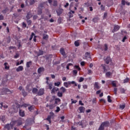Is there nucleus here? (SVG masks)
<instances>
[{
    "label": "nucleus",
    "instance_id": "nucleus-55",
    "mask_svg": "<svg viewBox=\"0 0 130 130\" xmlns=\"http://www.w3.org/2000/svg\"><path fill=\"white\" fill-rule=\"evenodd\" d=\"M88 56H90V53L86 52L85 54V57L87 58V57H88Z\"/></svg>",
    "mask_w": 130,
    "mask_h": 130
},
{
    "label": "nucleus",
    "instance_id": "nucleus-16",
    "mask_svg": "<svg viewBox=\"0 0 130 130\" xmlns=\"http://www.w3.org/2000/svg\"><path fill=\"white\" fill-rule=\"evenodd\" d=\"M60 53L63 56H66V52L64 51V49H63V48H61L60 49Z\"/></svg>",
    "mask_w": 130,
    "mask_h": 130
},
{
    "label": "nucleus",
    "instance_id": "nucleus-64",
    "mask_svg": "<svg viewBox=\"0 0 130 130\" xmlns=\"http://www.w3.org/2000/svg\"><path fill=\"white\" fill-rule=\"evenodd\" d=\"M84 81V78L83 77H80L79 79V82L81 83Z\"/></svg>",
    "mask_w": 130,
    "mask_h": 130
},
{
    "label": "nucleus",
    "instance_id": "nucleus-8",
    "mask_svg": "<svg viewBox=\"0 0 130 130\" xmlns=\"http://www.w3.org/2000/svg\"><path fill=\"white\" fill-rule=\"evenodd\" d=\"M59 89L57 87H54L53 89L51 90V94H55V92H57V91H59Z\"/></svg>",
    "mask_w": 130,
    "mask_h": 130
},
{
    "label": "nucleus",
    "instance_id": "nucleus-17",
    "mask_svg": "<svg viewBox=\"0 0 130 130\" xmlns=\"http://www.w3.org/2000/svg\"><path fill=\"white\" fill-rule=\"evenodd\" d=\"M37 54L38 56H40V55H43V54H44V52L43 51L39 50V51L37 52Z\"/></svg>",
    "mask_w": 130,
    "mask_h": 130
},
{
    "label": "nucleus",
    "instance_id": "nucleus-4",
    "mask_svg": "<svg viewBox=\"0 0 130 130\" xmlns=\"http://www.w3.org/2000/svg\"><path fill=\"white\" fill-rule=\"evenodd\" d=\"M78 110L79 111V113H84L86 110V108L83 106H81L78 108Z\"/></svg>",
    "mask_w": 130,
    "mask_h": 130
},
{
    "label": "nucleus",
    "instance_id": "nucleus-29",
    "mask_svg": "<svg viewBox=\"0 0 130 130\" xmlns=\"http://www.w3.org/2000/svg\"><path fill=\"white\" fill-rule=\"evenodd\" d=\"M4 66H5V69L6 70H9V69H10V66H9V64L8 63V62H5L4 63Z\"/></svg>",
    "mask_w": 130,
    "mask_h": 130
},
{
    "label": "nucleus",
    "instance_id": "nucleus-57",
    "mask_svg": "<svg viewBox=\"0 0 130 130\" xmlns=\"http://www.w3.org/2000/svg\"><path fill=\"white\" fill-rule=\"evenodd\" d=\"M92 103L94 104H96L97 103V101L96 100V98H94L92 99Z\"/></svg>",
    "mask_w": 130,
    "mask_h": 130
},
{
    "label": "nucleus",
    "instance_id": "nucleus-59",
    "mask_svg": "<svg viewBox=\"0 0 130 130\" xmlns=\"http://www.w3.org/2000/svg\"><path fill=\"white\" fill-rule=\"evenodd\" d=\"M120 108L121 109H124V108H125V105H120Z\"/></svg>",
    "mask_w": 130,
    "mask_h": 130
},
{
    "label": "nucleus",
    "instance_id": "nucleus-27",
    "mask_svg": "<svg viewBox=\"0 0 130 130\" xmlns=\"http://www.w3.org/2000/svg\"><path fill=\"white\" fill-rule=\"evenodd\" d=\"M32 65V61H29L26 62V68H30V66Z\"/></svg>",
    "mask_w": 130,
    "mask_h": 130
},
{
    "label": "nucleus",
    "instance_id": "nucleus-23",
    "mask_svg": "<svg viewBox=\"0 0 130 130\" xmlns=\"http://www.w3.org/2000/svg\"><path fill=\"white\" fill-rule=\"evenodd\" d=\"M31 91L33 94H37V93H38V89L36 88H33Z\"/></svg>",
    "mask_w": 130,
    "mask_h": 130
},
{
    "label": "nucleus",
    "instance_id": "nucleus-38",
    "mask_svg": "<svg viewBox=\"0 0 130 130\" xmlns=\"http://www.w3.org/2000/svg\"><path fill=\"white\" fill-rule=\"evenodd\" d=\"M69 85H70V84L69 83V81L68 82L63 83V86H64L66 88H69Z\"/></svg>",
    "mask_w": 130,
    "mask_h": 130
},
{
    "label": "nucleus",
    "instance_id": "nucleus-14",
    "mask_svg": "<svg viewBox=\"0 0 130 130\" xmlns=\"http://www.w3.org/2000/svg\"><path fill=\"white\" fill-rule=\"evenodd\" d=\"M101 67L103 68V70H104V73H106L107 72V69H106V64H102Z\"/></svg>",
    "mask_w": 130,
    "mask_h": 130
},
{
    "label": "nucleus",
    "instance_id": "nucleus-20",
    "mask_svg": "<svg viewBox=\"0 0 130 130\" xmlns=\"http://www.w3.org/2000/svg\"><path fill=\"white\" fill-rule=\"evenodd\" d=\"M24 70L23 66H19L16 69V72H22Z\"/></svg>",
    "mask_w": 130,
    "mask_h": 130
},
{
    "label": "nucleus",
    "instance_id": "nucleus-50",
    "mask_svg": "<svg viewBox=\"0 0 130 130\" xmlns=\"http://www.w3.org/2000/svg\"><path fill=\"white\" fill-rule=\"evenodd\" d=\"M57 96L58 97H62V92L58 91L57 93Z\"/></svg>",
    "mask_w": 130,
    "mask_h": 130
},
{
    "label": "nucleus",
    "instance_id": "nucleus-2",
    "mask_svg": "<svg viewBox=\"0 0 130 130\" xmlns=\"http://www.w3.org/2000/svg\"><path fill=\"white\" fill-rule=\"evenodd\" d=\"M44 92H45V90L44 88H40L39 91H38V96H42V95H44Z\"/></svg>",
    "mask_w": 130,
    "mask_h": 130
},
{
    "label": "nucleus",
    "instance_id": "nucleus-47",
    "mask_svg": "<svg viewBox=\"0 0 130 130\" xmlns=\"http://www.w3.org/2000/svg\"><path fill=\"white\" fill-rule=\"evenodd\" d=\"M59 85H60V82H59V81L54 83V85L57 86V87H59Z\"/></svg>",
    "mask_w": 130,
    "mask_h": 130
},
{
    "label": "nucleus",
    "instance_id": "nucleus-3",
    "mask_svg": "<svg viewBox=\"0 0 130 130\" xmlns=\"http://www.w3.org/2000/svg\"><path fill=\"white\" fill-rule=\"evenodd\" d=\"M13 125L12 124H7L4 126V130H11V128L13 129Z\"/></svg>",
    "mask_w": 130,
    "mask_h": 130
},
{
    "label": "nucleus",
    "instance_id": "nucleus-36",
    "mask_svg": "<svg viewBox=\"0 0 130 130\" xmlns=\"http://www.w3.org/2000/svg\"><path fill=\"white\" fill-rule=\"evenodd\" d=\"M59 63H60V61L58 60V61H56L54 62V61H53V64L54 66H56V64H59Z\"/></svg>",
    "mask_w": 130,
    "mask_h": 130
},
{
    "label": "nucleus",
    "instance_id": "nucleus-46",
    "mask_svg": "<svg viewBox=\"0 0 130 130\" xmlns=\"http://www.w3.org/2000/svg\"><path fill=\"white\" fill-rule=\"evenodd\" d=\"M8 11H9V9L8 8H6L5 10L2 11V13L3 14H7V12H8Z\"/></svg>",
    "mask_w": 130,
    "mask_h": 130
},
{
    "label": "nucleus",
    "instance_id": "nucleus-40",
    "mask_svg": "<svg viewBox=\"0 0 130 130\" xmlns=\"http://www.w3.org/2000/svg\"><path fill=\"white\" fill-rule=\"evenodd\" d=\"M35 4V0H29V5L32 6Z\"/></svg>",
    "mask_w": 130,
    "mask_h": 130
},
{
    "label": "nucleus",
    "instance_id": "nucleus-37",
    "mask_svg": "<svg viewBox=\"0 0 130 130\" xmlns=\"http://www.w3.org/2000/svg\"><path fill=\"white\" fill-rule=\"evenodd\" d=\"M111 84L113 87H116V81H111Z\"/></svg>",
    "mask_w": 130,
    "mask_h": 130
},
{
    "label": "nucleus",
    "instance_id": "nucleus-1",
    "mask_svg": "<svg viewBox=\"0 0 130 130\" xmlns=\"http://www.w3.org/2000/svg\"><path fill=\"white\" fill-rule=\"evenodd\" d=\"M104 60L107 64H109V63L112 61L109 56H108L107 57H105Z\"/></svg>",
    "mask_w": 130,
    "mask_h": 130
},
{
    "label": "nucleus",
    "instance_id": "nucleus-62",
    "mask_svg": "<svg viewBox=\"0 0 130 130\" xmlns=\"http://www.w3.org/2000/svg\"><path fill=\"white\" fill-rule=\"evenodd\" d=\"M73 74L74 75H76L77 74H78V71H77L76 70H73Z\"/></svg>",
    "mask_w": 130,
    "mask_h": 130
},
{
    "label": "nucleus",
    "instance_id": "nucleus-15",
    "mask_svg": "<svg viewBox=\"0 0 130 130\" xmlns=\"http://www.w3.org/2000/svg\"><path fill=\"white\" fill-rule=\"evenodd\" d=\"M94 89H97L99 90V89H100L101 87L99 86V83L98 82H95L94 84Z\"/></svg>",
    "mask_w": 130,
    "mask_h": 130
},
{
    "label": "nucleus",
    "instance_id": "nucleus-33",
    "mask_svg": "<svg viewBox=\"0 0 130 130\" xmlns=\"http://www.w3.org/2000/svg\"><path fill=\"white\" fill-rule=\"evenodd\" d=\"M50 58H52V55L49 54L48 56H46V60H48L49 59H50Z\"/></svg>",
    "mask_w": 130,
    "mask_h": 130
},
{
    "label": "nucleus",
    "instance_id": "nucleus-22",
    "mask_svg": "<svg viewBox=\"0 0 130 130\" xmlns=\"http://www.w3.org/2000/svg\"><path fill=\"white\" fill-rule=\"evenodd\" d=\"M7 94L6 88H4L1 91V95H6Z\"/></svg>",
    "mask_w": 130,
    "mask_h": 130
},
{
    "label": "nucleus",
    "instance_id": "nucleus-44",
    "mask_svg": "<svg viewBox=\"0 0 130 130\" xmlns=\"http://www.w3.org/2000/svg\"><path fill=\"white\" fill-rule=\"evenodd\" d=\"M104 129H105V128L103 125L101 124V125L100 126V127L99 128V130H104Z\"/></svg>",
    "mask_w": 130,
    "mask_h": 130
},
{
    "label": "nucleus",
    "instance_id": "nucleus-24",
    "mask_svg": "<svg viewBox=\"0 0 130 130\" xmlns=\"http://www.w3.org/2000/svg\"><path fill=\"white\" fill-rule=\"evenodd\" d=\"M60 91H61V92H62V93H66V92L67 91V89H66V88H64L63 86H62L60 88Z\"/></svg>",
    "mask_w": 130,
    "mask_h": 130
},
{
    "label": "nucleus",
    "instance_id": "nucleus-30",
    "mask_svg": "<svg viewBox=\"0 0 130 130\" xmlns=\"http://www.w3.org/2000/svg\"><path fill=\"white\" fill-rule=\"evenodd\" d=\"M100 20L99 18L98 17H94L92 19V21L93 22H94V23H97V22H98V20Z\"/></svg>",
    "mask_w": 130,
    "mask_h": 130
},
{
    "label": "nucleus",
    "instance_id": "nucleus-63",
    "mask_svg": "<svg viewBox=\"0 0 130 130\" xmlns=\"http://www.w3.org/2000/svg\"><path fill=\"white\" fill-rule=\"evenodd\" d=\"M100 102H103V103H106L105 100L102 99L100 100Z\"/></svg>",
    "mask_w": 130,
    "mask_h": 130
},
{
    "label": "nucleus",
    "instance_id": "nucleus-39",
    "mask_svg": "<svg viewBox=\"0 0 130 130\" xmlns=\"http://www.w3.org/2000/svg\"><path fill=\"white\" fill-rule=\"evenodd\" d=\"M104 46H105V48H104L105 51H107L108 50V45H107V44H105Z\"/></svg>",
    "mask_w": 130,
    "mask_h": 130
},
{
    "label": "nucleus",
    "instance_id": "nucleus-52",
    "mask_svg": "<svg viewBox=\"0 0 130 130\" xmlns=\"http://www.w3.org/2000/svg\"><path fill=\"white\" fill-rule=\"evenodd\" d=\"M129 81V78H126L123 81V83H128V81Z\"/></svg>",
    "mask_w": 130,
    "mask_h": 130
},
{
    "label": "nucleus",
    "instance_id": "nucleus-31",
    "mask_svg": "<svg viewBox=\"0 0 130 130\" xmlns=\"http://www.w3.org/2000/svg\"><path fill=\"white\" fill-rule=\"evenodd\" d=\"M53 7H57V1L56 0L53 1Z\"/></svg>",
    "mask_w": 130,
    "mask_h": 130
},
{
    "label": "nucleus",
    "instance_id": "nucleus-53",
    "mask_svg": "<svg viewBox=\"0 0 130 130\" xmlns=\"http://www.w3.org/2000/svg\"><path fill=\"white\" fill-rule=\"evenodd\" d=\"M120 93H121L122 94H124V93H125V90L123 89V88H121L120 90Z\"/></svg>",
    "mask_w": 130,
    "mask_h": 130
},
{
    "label": "nucleus",
    "instance_id": "nucleus-61",
    "mask_svg": "<svg viewBox=\"0 0 130 130\" xmlns=\"http://www.w3.org/2000/svg\"><path fill=\"white\" fill-rule=\"evenodd\" d=\"M75 68H76V69L78 70V71H81V68H80V66L76 65L75 66Z\"/></svg>",
    "mask_w": 130,
    "mask_h": 130
},
{
    "label": "nucleus",
    "instance_id": "nucleus-49",
    "mask_svg": "<svg viewBox=\"0 0 130 130\" xmlns=\"http://www.w3.org/2000/svg\"><path fill=\"white\" fill-rule=\"evenodd\" d=\"M26 21H27L28 25H31V24H32V21H31V20L26 19Z\"/></svg>",
    "mask_w": 130,
    "mask_h": 130
},
{
    "label": "nucleus",
    "instance_id": "nucleus-6",
    "mask_svg": "<svg viewBox=\"0 0 130 130\" xmlns=\"http://www.w3.org/2000/svg\"><path fill=\"white\" fill-rule=\"evenodd\" d=\"M32 17H33V14L31 12H29L27 13L26 18L27 20H30Z\"/></svg>",
    "mask_w": 130,
    "mask_h": 130
},
{
    "label": "nucleus",
    "instance_id": "nucleus-35",
    "mask_svg": "<svg viewBox=\"0 0 130 130\" xmlns=\"http://www.w3.org/2000/svg\"><path fill=\"white\" fill-rule=\"evenodd\" d=\"M8 93V94H13V91H11L8 88H6V94Z\"/></svg>",
    "mask_w": 130,
    "mask_h": 130
},
{
    "label": "nucleus",
    "instance_id": "nucleus-26",
    "mask_svg": "<svg viewBox=\"0 0 130 130\" xmlns=\"http://www.w3.org/2000/svg\"><path fill=\"white\" fill-rule=\"evenodd\" d=\"M69 85H71V84H74V86L75 87H77V86H78V84H77V83H76V82L73 81H69Z\"/></svg>",
    "mask_w": 130,
    "mask_h": 130
},
{
    "label": "nucleus",
    "instance_id": "nucleus-21",
    "mask_svg": "<svg viewBox=\"0 0 130 130\" xmlns=\"http://www.w3.org/2000/svg\"><path fill=\"white\" fill-rule=\"evenodd\" d=\"M46 120L49 121V123L51 124V115H48L47 118L46 119Z\"/></svg>",
    "mask_w": 130,
    "mask_h": 130
},
{
    "label": "nucleus",
    "instance_id": "nucleus-13",
    "mask_svg": "<svg viewBox=\"0 0 130 130\" xmlns=\"http://www.w3.org/2000/svg\"><path fill=\"white\" fill-rule=\"evenodd\" d=\"M44 71H45V69H44V68L40 67L38 69V74H41V73H42V72H44Z\"/></svg>",
    "mask_w": 130,
    "mask_h": 130
},
{
    "label": "nucleus",
    "instance_id": "nucleus-5",
    "mask_svg": "<svg viewBox=\"0 0 130 130\" xmlns=\"http://www.w3.org/2000/svg\"><path fill=\"white\" fill-rule=\"evenodd\" d=\"M19 114L21 117L25 116V111L21 109H19Z\"/></svg>",
    "mask_w": 130,
    "mask_h": 130
},
{
    "label": "nucleus",
    "instance_id": "nucleus-43",
    "mask_svg": "<svg viewBox=\"0 0 130 130\" xmlns=\"http://www.w3.org/2000/svg\"><path fill=\"white\" fill-rule=\"evenodd\" d=\"M33 36H35V34L34 32H32L31 35H30V37L29 38V41H31L32 39H33Z\"/></svg>",
    "mask_w": 130,
    "mask_h": 130
},
{
    "label": "nucleus",
    "instance_id": "nucleus-28",
    "mask_svg": "<svg viewBox=\"0 0 130 130\" xmlns=\"http://www.w3.org/2000/svg\"><path fill=\"white\" fill-rule=\"evenodd\" d=\"M49 36H48V35H46V34H44L43 35V39L44 40H48V38H49Z\"/></svg>",
    "mask_w": 130,
    "mask_h": 130
},
{
    "label": "nucleus",
    "instance_id": "nucleus-41",
    "mask_svg": "<svg viewBox=\"0 0 130 130\" xmlns=\"http://www.w3.org/2000/svg\"><path fill=\"white\" fill-rule=\"evenodd\" d=\"M108 102L111 103L112 102V100H111V96L110 95L108 96Z\"/></svg>",
    "mask_w": 130,
    "mask_h": 130
},
{
    "label": "nucleus",
    "instance_id": "nucleus-19",
    "mask_svg": "<svg viewBox=\"0 0 130 130\" xmlns=\"http://www.w3.org/2000/svg\"><path fill=\"white\" fill-rule=\"evenodd\" d=\"M28 109L29 111H30V112H32V111H33V110L35 109V106H34V105L30 106L28 108Z\"/></svg>",
    "mask_w": 130,
    "mask_h": 130
},
{
    "label": "nucleus",
    "instance_id": "nucleus-11",
    "mask_svg": "<svg viewBox=\"0 0 130 130\" xmlns=\"http://www.w3.org/2000/svg\"><path fill=\"white\" fill-rule=\"evenodd\" d=\"M102 124L103 125V126L104 127H108V126H109V121H105V122H103L102 123Z\"/></svg>",
    "mask_w": 130,
    "mask_h": 130
},
{
    "label": "nucleus",
    "instance_id": "nucleus-7",
    "mask_svg": "<svg viewBox=\"0 0 130 130\" xmlns=\"http://www.w3.org/2000/svg\"><path fill=\"white\" fill-rule=\"evenodd\" d=\"M56 13L57 14V16H60L61 14L63 12V9L59 8L58 10H56Z\"/></svg>",
    "mask_w": 130,
    "mask_h": 130
},
{
    "label": "nucleus",
    "instance_id": "nucleus-56",
    "mask_svg": "<svg viewBox=\"0 0 130 130\" xmlns=\"http://www.w3.org/2000/svg\"><path fill=\"white\" fill-rule=\"evenodd\" d=\"M48 86H49V89L50 90L52 89L53 85H52V83H50Z\"/></svg>",
    "mask_w": 130,
    "mask_h": 130
},
{
    "label": "nucleus",
    "instance_id": "nucleus-60",
    "mask_svg": "<svg viewBox=\"0 0 130 130\" xmlns=\"http://www.w3.org/2000/svg\"><path fill=\"white\" fill-rule=\"evenodd\" d=\"M20 56V54L16 53L15 55H14V58H18Z\"/></svg>",
    "mask_w": 130,
    "mask_h": 130
},
{
    "label": "nucleus",
    "instance_id": "nucleus-51",
    "mask_svg": "<svg viewBox=\"0 0 130 130\" xmlns=\"http://www.w3.org/2000/svg\"><path fill=\"white\" fill-rule=\"evenodd\" d=\"M23 123H22V121H17V125L20 126V125H22Z\"/></svg>",
    "mask_w": 130,
    "mask_h": 130
},
{
    "label": "nucleus",
    "instance_id": "nucleus-58",
    "mask_svg": "<svg viewBox=\"0 0 130 130\" xmlns=\"http://www.w3.org/2000/svg\"><path fill=\"white\" fill-rule=\"evenodd\" d=\"M126 3V2H125V1H124V0L121 1V4L122 5V6H125Z\"/></svg>",
    "mask_w": 130,
    "mask_h": 130
},
{
    "label": "nucleus",
    "instance_id": "nucleus-45",
    "mask_svg": "<svg viewBox=\"0 0 130 130\" xmlns=\"http://www.w3.org/2000/svg\"><path fill=\"white\" fill-rule=\"evenodd\" d=\"M44 3L40 4L38 8L39 9V8H44Z\"/></svg>",
    "mask_w": 130,
    "mask_h": 130
},
{
    "label": "nucleus",
    "instance_id": "nucleus-32",
    "mask_svg": "<svg viewBox=\"0 0 130 130\" xmlns=\"http://www.w3.org/2000/svg\"><path fill=\"white\" fill-rule=\"evenodd\" d=\"M59 102H60V99L58 98H56L55 99V104H58Z\"/></svg>",
    "mask_w": 130,
    "mask_h": 130
},
{
    "label": "nucleus",
    "instance_id": "nucleus-9",
    "mask_svg": "<svg viewBox=\"0 0 130 130\" xmlns=\"http://www.w3.org/2000/svg\"><path fill=\"white\" fill-rule=\"evenodd\" d=\"M113 74V73L110 72V71L106 72V78H110L112 76Z\"/></svg>",
    "mask_w": 130,
    "mask_h": 130
},
{
    "label": "nucleus",
    "instance_id": "nucleus-12",
    "mask_svg": "<svg viewBox=\"0 0 130 130\" xmlns=\"http://www.w3.org/2000/svg\"><path fill=\"white\" fill-rule=\"evenodd\" d=\"M119 26L118 25H115L114 27V29L112 30L113 33H114V32H116V31H118L119 30Z\"/></svg>",
    "mask_w": 130,
    "mask_h": 130
},
{
    "label": "nucleus",
    "instance_id": "nucleus-48",
    "mask_svg": "<svg viewBox=\"0 0 130 130\" xmlns=\"http://www.w3.org/2000/svg\"><path fill=\"white\" fill-rule=\"evenodd\" d=\"M101 11H105V6L102 5L101 6Z\"/></svg>",
    "mask_w": 130,
    "mask_h": 130
},
{
    "label": "nucleus",
    "instance_id": "nucleus-18",
    "mask_svg": "<svg viewBox=\"0 0 130 130\" xmlns=\"http://www.w3.org/2000/svg\"><path fill=\"white\" fill-rule=\"evenodd\" d=\"M30 87H31L30 84H28L26 87V90L28 91V92H31V91H32V87L30 88Z\"/></svg>",
    "mask_w": 130,
    "mask_h": 130
},
{
    "label": "nucleus",
    "instance_id": "nucleus-54",
    "mask_svg": "<svg viewBox=\"0 0 130 130\" xmlns=\"http://www.w3.org/2000/svg\"><path fill=\"white\" fill-rule=\"evenodd\" d=\"M42 14V9H39L38 11V15H41Z\"/></svg>",
    "mask_w": 130,
    "mask_h": 130
},
{
    "label": "nucleus",
    "instance_id": "nucleus-10",
    "mask_svg": "<svg viewBox=\"0 0 130 130\" xmlns=\"http://www.w3.org/2000/svg\"><path fill=\"white\" fill-rule=\"evenodd\" d=\"M6 116H5L4 115H1L0 116V120H1V121H2L3 122L5 123L6 122Z\"/></svg>",
    "mask_w": 130,
    "mask_h": 130
},
{
    "label": "nucleus",
    "instance_id": "nucleus-34",
    "mask_svg": "<svg viewBox=\"0 0 130 130\" xmlns=\"http://www.w3.org/2000/svg\"><path fill=\"white\" fill-rule=\"evenodd\" d=\"M74 44H75V46L76 47H78V46H80V43H79V40L76 41L74 42Z\"/></svg>",
    "mask_w": 130,
    "mask_h": 130
},
{
    "label": "nucleus",
    "instance_id": "nucleus-25",
    "mask_svg": "<svg viewBox=\"0 0 130 130\" xmlns=\"http://www.w3.org/2000/svg\"><path fill=\"white\" fill-rule=\"evenodd\" d=\"M21 93L23 95L24 97H26V96L28 95V93H27V92H26V91H25V90L24 89L22 90Z\"/></svg>",
    "mask_w": 130,
    "mask_h": 130
},
{
    "label": "nucleus",
    "instance_id": "nucleus-42",
    "mask_svg": "<svg viewBox=\"0 0 130 130\" xmlns=\"http://www.w3.org/2000/svg\"><path fill=\"white\" fill-rule=\"evenodd\" d=\"M108 15V14L107 13V12L104 13V17H103L104 20H105V19H107Z\"/></svg>",
    "mask_w": 130,
    "mask_h": 130
}]
</instances>
